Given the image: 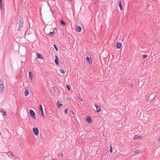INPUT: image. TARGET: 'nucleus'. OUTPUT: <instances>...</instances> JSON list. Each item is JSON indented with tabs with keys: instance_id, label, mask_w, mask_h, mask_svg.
Listing matches in <instances>:
<instances>
[{
	"instance_id": "nucleus-1",
	"label": "nucleus",
	"mask_w": 160,
	"mask_h": 160,
	"mask_svg": "<svg viewBox=\"0 0 160 160\" xmlns=\"http://www.w3.org/2000/svg\"><path fill=\"white\" fill-rule=\"evenodd\" d=\"M24 20L23 18H20L19 19V25L18 28V30L19 31H21L22 30L23 27Z\"/></svg>"
},
{
	"instance_id": "nucleus-2",
	"label": "nucleus",
	"mask_w": 160,
	"mask_h": 160,
	"mask_svg": "<svg viewBox=\"0 0 160 160\" xmlns=\"http://www.w3.org/2000/svg\"><path fill=\"white\" fill-rule=\"evenodd\" d=\"M4 91V86L3 82L2 80L1 79L0 80V92L1 93L3 92Z\"/></svg>"
},
{
	"instance_id": "nucleus-3",
	"label": "nucleus",
	"mask_w": 160,
	"mask_h": 160,
	"mask_svg": "<svg viewBox=\"0 0 160 160\" xmlns=\"http://www.w3.org/2000/svg\"><path fill=\"white\" fill-rule=\"evenodd\" d=\"M30 115L31 117L34 119H36L35 113L32 110H30L29 111Z\"/></svg>"
},
{
	"instance_id": "nucleus-4",
	"label": "nucleus",
	"mask_w": 160,
	"mask_h": 160,
	"mask_svg": "<svg viewBox=\"0 0 160 160\" xmlns=\"http://www.w3.org/2000/svg\"><path fill=\"white\" fill-rule=\"evenodd\" d=\"M33 133L36 136H38V129L37 128H34L32 129Z\"/></svg>"
},
{
	"instance_id": "nucleus-5",
	"label": "nucleus",
	"mask_w": 160,
	"mask_h": 160,
	"mask_svg": "<svg viewBox=\"0 0 160 160\" xmlns=\"http://www.w3.org/2000/svg\"><path fill=\"white\" fill-rule=\"evenodd\" d=\"M6 153L8 154V156L11 158H12V157H13L14 158H18V157H16L12 153V152H11L9 151Z\"/></svg>"
},
{
	"instance_id": "nucleus-6",
	"label": "nucleus",
	"mask_w": 160,
	"mask_h": 160,
	"mask_svg": "<svg viewBox=\"0 0 160 160\" xmlns=\"http://www.w3.org/2000/svg\"><path fill=\"white\" fill-rule=\"evenodd\" d=\"M94 106L96 108V112H99L101 111V109L100 107L98 106L97 104H95Z\"/></svg>"
},
{
	"instance_id": "nucleus-7",
	"label": "nucleus",
	"mask_w": 160,
	"mask_h": 160,
	"mask_svg": "<svg viewBox=\"0 0 160 160\" xmlns=\"http://www.w3.org/2000/svg\"><path fill=\"white\" fill-rule=\"evenodd\" d=\"M86 121L89 123H91L92 122V120L91 117L89 116H88L86 118Z\"/></svg>"
},
{
	"instance_id": "nucleus-8",
	"label": "nucleus",
	"mask_w": 160,
	"mask_h": 160,
	"mask_svg": "<svg viewBox=\"0 0 160 160\" xmlns=\"http://www.w3.org/2000/svg\"><path fill=\"white\" fill-rule=\"evenodd\" d=\"M39 108H40V110L41 112L42 115V116L43 118H44V113L43 112V108H42V105L41 104L40 105Z\"/></svg>"
},
{
	"instance_id": "nucleus-9",
	"label": "nucleus",
	"mask_w": 160,
	"mask_h": 160,
	"mask_svg": "<svg viewBox=\"0 0 160 160\" xmlns=\"http://www.w3.org/2000/svg\"><path fill=\"white\" fill-rule=\"evenodd\" d=\"M86 60L88 62V63L89 64L92 63V59L91 58L89 57H86Z\"/></svg>"
},
{
	"instance_id": "nucleus-10",
	"label": "nucleus",
	"mask_w": 160,
	"mask_h": 160,
	"mask_svg": "<svg viewBox=\"0 0 160 160\" xmlns=\"http://www.w3.org/2000/svg\"><path fill=\"white\" fill-rule=\"evenodd\" d=\"M116 47L118 49L120 48L122 46V44L118 42H116Z\"/></svg>"
},
{
	"instance_id": "nucleus-11",
	"label": "nucleus",
	"mask_w": 160,
	"mask_h": 160,
	"mask_svg": "<svg viewBox=\"0 0 160 160\" xmlns=\"http://www.w3.org/2000/svg\"><path fill=\"white\" fill-rule=\"evenodd\" d=\"M76 31L79 32H81L82 31V28L81 27L78 26H77L76 28Z\"/></svg>"
},
{
	"instance_id": "nucleus-12",
	"label": "nucleus",
	"mask_w": 160,
	"mask_h": 160,
	"mask_svg": "<svg viewBox=\"0 0 160 160\" xmlns=\"http://www.w3.org/2000/svg\"><path fill=\"white\" fill-rule=\"evenodd\" d=\"M29 76L30 79L32 80L33 78V75L31 71H29Z\"/></svg>"
},
{
	"instance_id": "nucleus-13",
	"label": "nucleus",
	"mask_w": 160,
	"mask_h": 160,
	"mask_svg": "<svg viewBox=\"0 0 160 160\" xmlns=\"http://www.w3.org/2000/svg\"><path fill=\"white\" fill-rule=\"evenodd\" d=\"M55 64L57 65H58L59 64L58 59V57L57 56L55 55V59L54 61Z\"/></svg>"
},
{
	"instance_id": "nucleus-14",
	"label": "nucleus",
	"mask_w": 160,
	"mask_h": 160,
	"mask_svg": "<svg viewBox=\"0 0 160 160\" xmlns=\"http://www.w3.org/2000/svg\"><path fill=\"white\" fill-rule=\"evenodd\" d=\"M118 6L120 8V9L122 10L123 8L122 5V3L121 1H120L118 2Z\"/></svg>"
},
{
	"instance_id": "nucleus-15",
	"label": "nucleus",
	"mask_w": 160,
	"mask_h": 160,
	"mask_svg": "<svg viewBox=\"0 0 160 160\" xmlns=\"http://www.w3.org/2000/svg\"><path fill=\"white\" fill-rule=\"evenodd\" d=\"M29 94V90L28 89H26L24 92V95L25 96H27Z\"/></svg>"
},
{
	"instance_id": "nucleus-16",
	"label": "nucleus",
	"mask_w": 160,
	"mask_h": 160,
	"mask_svg": "<svg viewBox=\"0 0 160 160\" xmlns=\"http://www.w3.org/2000/svg\"><path fill=\"white\" fill-rule=\"evenodd\" d=\"M142 137L141 136H138L137 135H135L134 136L133 139H137L138 138H142Z\"/></svg>"
},
{
	"instance_id": "nucleus-17",
	"label": "nucleus",
	"mask_w": 160,
	"mask_h": 160,
	"mask_svg": "<svg viewBox=\"0 0 160 160\" xmlns=\"http://www.w3.org/2000/svg\"><path fill=\"white\" fill-rule=\"evenodd\" d=\"M37 55L38 58L41 59H43L42 56L39 53H37Z\"/></svg>"
},
{
	"instance_id": "nucleus-18",
	"label": "nucleus",
	"mask_w": 160,
	"mask_h": 160,
	"mask_svg": "<svg viewBox=\"0 0 160 160\" xmlns=\"http://www.w3.org/2000/svg\"><path fill=\"white\" fill-rule=\"evenodd\" d=\"M61 24L62 26H65V23L62 20L60 21Z\"/></svg>"
},
{
	"instance_id": "nucleus-19",
	"label": "nucleus",
	"mask_w": 160,
	"mask_h": 160,
	"mask_svg": "<svg viewBox=\"0 0 160 160\" xmlns=\"http://www.w3.org/2000/svg\"><path fill=\"white\" fill-rule=\"evenodd\" d=\"M1 111L2 112L3 114V115L5 116H7V112L6 111H4L3 109H1Z\"/></svg>"
},
{
	"instance_id": "nucleus-20",
	"label": "nucleus",
	"mask_w": 160,
	"mask_h": 160,
	"mask_svg": "<svg viewBox=\"0 0 160 160\" xmlns=\"http://www.w3.org/2000/svg\"><path fill=\"white\" fill-rule=\"evenodd\" d=\"M60 72H61L63 74L65 73V72H64V71L62 69H60Z\"/></svg>"
},
{
	"instance_id": "nucleus-21",
	"label": "nucleus",
	"mask_w": 160,
	"mask_h": 160,
	"mask_svg": "<svg viewBox=\"0 0 160 160\" xmlns=\"http://www.w3.org/2000/svg\"><path fill=\"white\" fill-rule=\"evenodd\" d=\"M53 46H54V48H55V50L57 51H58V48H57L56 46V45H55V44H54L53 45Z\"/></svg>"
},
{
	"instance_id": "nucleus-22",
	"label": "nucleus",
	"mask_w": 160,
	"mask_h": 160,
	"mask_svg": "<svg viewBox=\"0 0 160 160\" xmlns=\"http://www.w3.org/2000/svg\"><path fill=\"white\" fill-rule=\"evenodd\" d=\"M54 31H53L52 32H50L49 33V35H51L52 36H53L54 35Z\"/></svg>"
},
{
	"instance_id": "nucleus-23",
	"label": "nucleus",
	"mask_w": 160,
	"mask_h": 160,
	"mask_svg": "<svg viewBox=\"0 0 160 160\" xmlns=\"http://www.w3.org/2000/svg\"><path fill=\"white\" fill-rule=\"evenodd\" d=\"M68 108H66L64 110V113L65 115H66L67 114V111H68Z\"/></svg>"
},
{
	"instance_id": "nucleus-24",
	"label": "nucleus",
	"mask_w": 160,
	"mask_h": 160,
	"mask_svg": "<svg viewBox=\"0 0 160 160\" xmlns=\"http://www.w3.org/2000/svg\"><path fill=\"white\" fill-rule=\"evenodd\" d=\"M0 5L1 9L2 10V0H0Z\"/></svg>"
},
{
	"instance_id": "nucleus-25",
	"label": "nucleus",
	"mask_w": 160,
	"mask_h": 160,
	"mask_svg": "<svg viewBox=\"0 0 160 160\" xmlns=\"http://www.w3.org/2000/svg\"><path fill=\"white\" fill-rule=\"evenodd\" d=\"M58 156H61V157H63V153L62 152H60V155H58Z\"/></svg>"
},
{
	"instance_id": "nucleus-26",
	"label": "nucleus",
	"mask_w": 160,
	"mask_h": 160,
	"mask_svg": "<svg viewBox=\"0 0 160 160\" xmlns=\"http://www.w3.org/2000/svg\"><path fill=\"white\" fill-rule=\"evenodd\" d=\"M66 87H67V88L68 89V90H69L70 91V87L69 85H67Z\"/></svg>"
},
{
	"instance_id": "nucleus-27",
	"label": "nucleus",
	"mask_w": 160,
	"mask_h": 160,
	"mask_svg": "<svg viewBox=\"0 0 160 160\" xmlns=\"http://www.w3.org/2000/svg\"><path fill=\"white\" fill-rule=\"evenodd\" d=\"M148 56L146 55H144L143 56V59H145Z\"/></svg>"
},
{
	"instance_id": "nucleus-28",
	"label": "nucleus",
	"mask_w": 160,
	"mask_h": 160,
	"mask_svg": "<svg viewBox=\"0 0 160 160\" xmlns=\"http://www.w3.org/2000/svg\"><path fill=\"white\" fill-rule=\"evenodd\" d=\"M63 106V104H59L58 105V108H59L61 106Z\"/></svg>"
},
{
	"instance_id": "nucleus-29",
	"label": "nucleus",
	"mask_w": 160,
	"mask_h": 160,
	"mask_svg": "<svg viewBox=\"0 0 160 160\" xmlns=\"http://www.w3.org/2000/svg\"><path fill=\"white\" fill-rule=\"evenodd\" d=\"M140 150H135V151H134V153H138L139 152H140Z\"/></svg>"
},
{
	"instance_id": "nucleus-30",
	"label": "nucleus",
	"mask_w": 160,
	"mask_h": 160,
	"mask_svg": "<svg viewBox=\"0 0 160 160\" xmlns=\"http://www.w3.org/2000/svg\"><path fill=\"white\" fill-rule=\"evenodd\" d=\"M3 158V156L2 155H0V160H2Z\"/></svg>"
},
{
	"instance_id": "nucleus-31",
	"label": "nucleus",
	"mask_w": 160,
	"mask_h": 160,
	"mask_svg": "<svg viewBox=\"0 0 160 160\" xmlns=\"http://www.w3.org/2000/svg\"><path fill=\"white\" fill-rule=\"evenodd\" d=\"M78 98V99L81 101H82V99L79 96H77Z\"/></svg>"
},
{
	"instance_id": "nucleus-32",
	"label": "nucleus",
	"mask_w": 160,
	"mask_h": 160,
	"mask_svg": "<svg viewBox=\"0 0 160 160\" xmlns=\"http://www.w3.org/2000/svg\"><path fill=\"white\" fill-rule=\"evenodd\" d=\"M112 152V146H111L110 148V152Z\"/></svg>"
},
{
	"instance_id": "nucleus-33",
	"label": "nucleus",
	"mask_w": 160,
	"mask_h": 160,
	"mask_svg": "<svg viewBox=\"0 0 160 160\" xmlns=\"http://www.w3.org/2000/svg\"><path fill=\"white\" fill-rule=\"evenodd\" d=\"M60 104V103H59V100H58V101L57 102V106H58V105Z\"/></svg>"
},
{
	"instance_id": "nucleus-34",
	"label": "nucleus",
	"mask_w": 160,
	"mask_h": 160,
	"mask_svg": "<svg viewBox=\"0 0 160 160\" xmlns=\"http://www.w3.org/2000/svg\"><path fill=\"white\" fill-rule=\"evenodd\" d=\"M129 86H130V87H132L133 86V84H129Z\"/></svg>"
},
{
	"instance_id": "nucleus-35",
	"label": "nucleus",
	"mask_w": 160,
	"mask_h": 160,
	"mask_svg": "<svg viewBox=\"0 0 160 160\" xmlns=\"http://www.w3.org/2000/svg\"><path fill=\"white\" fill-rule=\"evenodd\" d=\"M97 4L96 2L95 1L94 2V4L95 5V4Z\"/></svg>"
},
{
	"instance_id": "nucleus-36",
	"label": "nucleus",
	"mask_w": 160,
	"mask_h": 160,
	"mask_svg": "<svg viewBox=\"0 0 160 160\" xmlns=\"http://www.w3.org/2000/svg\"><path fill=\"white\" fill-rule=\"evenodd\" d=\"M158 141L159 142H160V137H159V138L158 139Z\"/></svg>"
},
{
	"instance_id": "nucleus-37",
	"label": "nucleus",
	"mask_w": 160,
	"mask_h": 160,
	"mask_svg": "<svg viewBox=\"0 0 160 160\" xmlns=\"http://www.w3.org/2000/svg\"><path fill=\"white\" fill-rule=\"evenodd\" d=\"M72 114H74V113H73V112L72 111Z\"/></svg>"
},
{
	"instance_id": "nucleus-38",
	"label": "nucleus",
	"mask_w": 160,
	"mask_h": 160,
	"mask_svg": "<svg viewBox=\"0 0 160 160\" xmlns=\"http://www.w3.org/2000/svg\"><path fill=\"white\" fill-rule=\"evenodd\" d=\"M52 160H56V159H53Z\"/></svg>"
},
{
	"instance_id": "nucleus-39",
	"label": "nucleus",
	"mask_w": 160,
	"mask_h": 160,
	"mask_svg": "<svg viewBox=\"0 0 160 160\" xmlns=\"http://www.w3.org/2000/svg\"><path fill=\"white\" fill-rule=\"evenodd\" d=\"M70 1H72V0H69Z\"/></svg>"
}]
</instances>
